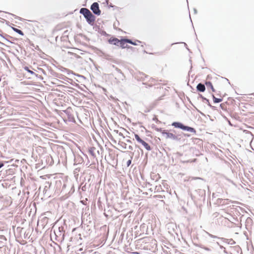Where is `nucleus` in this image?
Wrapping results in <instances>:
<instances>
[{
	"label": "nucleus",
	"mask_w": 254,
	"mask_h": 254,
	"mask_svg": "<svg viewBox=\"0 0 254 254\" xmlns=\"http://www.w3.org/2000/svg\"><path fill=\"white\" fill-rule=\"evenodd\" d=\"M90 9L95 15H100L101 14V11L99 8V5L98 2H93L90 6Z\"/></svg>",
	"instance_id": "nucleus-5"
},
{
	"label": "nucleus",
	"mask_w": 254,
	"mask_h": 254,
	"mask_svg": "<svg viewBox=\"0 0 254 254\" xmlns=\"http://www.w3.org/2000/svg\"><path fill=\"white\" fill-rule=\"evenodd\" d=\"M187 2H188V0H187ZM188 9H189V17H190V15H191V14H190V9H189V4L188 3Z\"/></svg>",
	"instance_id": "nucleus-35"
},
{
	"label": "nucleus",
	"mask_w": 254,
	"mask_h": 254,
	"mask_svg": "<svg viewBox=\"0 0 254 254\" xmlns=\"http://www.w3.org/2000/svg\"><path fill=\"white\" fill-rule=\"evenodd\" d=\"M134 137L136 141L138 143L141 144L147 151L151 150L150 146L147 142L142 139L137 134H134Z\"/></svg>",
	"instance_id": "nucleus-4"
},
{
	"label": "nucleus",
	"mask_w": 254,
	"mask_h": 254,
	"mask_svg": "<svg viewBox=\"0 0 254 254\" xmlns=\"http://www.w3.org/2000/svg\"><path fill=\"white\" fill-rule=\"evenodd\" d=\"M77 115V113L73 110L71 108H67L66 110L63 111V113H61V116L65 115L64 118H67V120L72 123H75L74 116Z\"/></svg>",
	"instance_id": "nucleus-2"
},
{
	"label": "nucleus",
	"mask_w": 254,
	"mask_h": 254,
	"mask_svg": "<svg viewBox=\"0 0 254 254\" xmlns=\"http://www.w3.org/2000/svg\"><path fill=\"white\" fill-rule=\"evenodd\" d=\"M155 129L158 132H161V133L163 134V132H164L163 131H166L165 129H163L162 128H158V127H155Z\"/></svg>",
	"instance_id": "nucleus-26"
},
{
	"label": "nucleus",
	"mask_w": 254,
	"mask_h": 254,
	"mask_svg": "<svg viewBox=\"0 0 254 254\" xmlns=\"http://www.w3.org/2000/svg\"><path fill=\"white\" fill-rule=\"evenodd\" d=\"M6 241V238L3 235H0V243H2V244L0 245V247L4 246V242Z\"/></svg>",
	"instance_id": "nucleus-16"
},
{
	"label": "nucleus",
	"mask_w": 254,
	"mask_h": 254,
	"mask_svg": "<svg viewBox=\"0 0 254 254\" xmlns=\"http://www.w3.org/2000/svg\"><path fill=\"white\" fill-rule=\"evenodd\" d=\"M119 135L122 136H123V137H125L124 136V135H123V134L122 133H121V132H120V133H119Z\"/></svg>",
	"instance_id": "nucleus-42"
},
{
	"label": "nucleus",
	"mask_w": 254,
	"mask_h": 254,
	"mask_svg": "<svg viewBox=\"0 0 254 254\" xmlns=\"http://www.w3.org/2000/svg\"><path fill=\"white\" fill-rule=\"evenodd\" d=\"M54 233L56 236V240L62 242L64 239L65 230L63 226L59 227L57 230H54Z\"/></svg>",
	"instance_id": "nucleus-3"
},
{
	"label": "nucleus",
	"mask_w": 254,
	"mask_h": 254,
	"mask_svg": "<svg viewBox=\"0 0 254 254\" xmlns=\"http://www.w3.org/2000/svg\"><path fill=\"white\" fill-rule=\"evenodd\" d=\"M0 45H4V44H3V43H2V42H0Z\"/></svg>",
	"instance_id": "nucleus-49"
},
{
	"label": "nucleus",
	"mask_w": 254,
	"mask_h": 254,
	"mask_svg": "<svg viewBox=\"0 0 254 254\" xmlns=\"http://www.w3.org/2000/svg\"><path fill=\"white\" fill-rule=\"evenodd\" d=\"M153 120L155 122H156V123L157 122H159V121L158 120L157 118L156 117H154L153 118Z\"/></svg>",
	"instance_id": "nucleus-32"
},
{
	"label": "nucleus",
	"mask_w": 254,
	"mask_h": 254,
	"mask_svg": "<svg viewBox=\"0 0 254 254\" xmlns=\"http://www.w3.org/2000/svg\"><path fill=\"white\" fill-rule=\"evenodd\" d=\"M187 98H188V100H189V101H190V98H188V97H187Z\"/></svg>",
	"instance_id": "nucleus-50"
},
{
	"label": "nucleus",
	"mask_w": 254,
	"mask_h": 254,
	"mask_svg": "<svg viewBox=\"0 0 254 254\" xmlns=\"http://www.w3.org/2000/svg\"><path fill=\"white\" fill-rule=\"evenodd\" d=\"M11 28L14 32L19 34V35H20L21 36L24 35V33L21 30H19V29H18L16 28H15V27H11Z\"/></svg>",
	"instance_id": "nucleus-17"
},
{
	"label": "nucleus",
	"mask_w": 254,
	"mask_h": 254,
	"mask_svg": "<svg viewBox=\"0 0 254 254\" xmlns=\"http://www.w3.org/2000/svg\"><path fill=\"white\" fill-rule=\"evenodd\" d=\"M119 144L124 149H126L127 148V144L124 142H119Z\"/></svg>",
	"instance_id": "nucleus-24"
},
{
	"label": "nucleus",
	"mask_w": 254,
	"mask_h": 254,
	"mask_svg": "<svg viewBox=\"0 0 254 254\" xmlns=\"http://www.w3.org/2000/svg\"><path fill=\"white\" fill-rule=\"evenodd\" d=\"M41 221L43 223V224L46 225L48 222V218L44 216L42 218Z\"/></svg>",
	"instance_id": "nucleus-23"
},
{
	"label": "nucleus",
	"mask_w": 254,
	"mask_h": 254,
	"mask_svg": "<svg viewBox=\"0 0 254 254\" xmlns=\"http://www.w3.org/2000/svg\"><path fill=\"white\" fill-rule=\"evenodd\" d=\"M251 95H252V96L248 97L247 98V99L246 100V101L249 102L251 105H254V95L252 94Z\"/></svg>",
	"instance_id": "nucleus-13"
},
{
	"label": "nucleus",
	"mask_w": 254,
	"mask_h": 254,
	"mask_svg": "<svg viewBox=\"0 0 254 254\" xmlns=\"http://www.w3.org/2000/svg\"><path fill=\"white\" fill-rule=\"evenodd\" d=\"M101 34L103 35H107V33L105 31H102V32H101Z\"/></svg>",
	"instance_id": "nucleus-37"
},
{
	"label": "nucleus",
	"mask_w": 254,
	"mask_h": 254,
	"mask_svg": "<svg viewBox=\"0 0 254 254\" xmlns=\"http://www.w3.org/2000/svg\"><path fill=\"white\" fill-rule=\"evenodd\" d=\"M115 69H116V70L117 72H118L119 73H120L122 74L123 76H124V74H123V73H122V71H121V70L120 69H119V68H118V67H115Z\"/></svg>",
	"instance_id": "nucleus-30"
},
{
	"label": "nucleus",
	"mask_w": 254,
	"mask_h": 254,
	"mask_svg": "<svg viewBox=\"0 0 254 254\" xmlns=\"http://www.w3.org/2000/svg\"><path fill=\"white\" fill-rule=\"evenodd\" d=\"M79 236H80L79 239H80V240H81V234H79Z\"/></svg>",
	"instance_id": "nucleus-48"
},
{
	"label": "nucleus",
	"mask_w": 254,
	"mask_h": 254,
	"mask_svg": "<svg viewBox=\"0 0 254 254\" xmlns=\"http://www.w3.org/2000/svg\"><path fill=\"white\" fill-rule=\"evenodd\" d=\"M126 141H127V142L129 143H132V141H131V140H129V139H127V140H126Z\"/></svg>",
	"instance_id": "nucleus-41"
},
{
	"label": "nucleus",
	"mask_w": 254,
	"mask_h": 254,
	"mask_svg": "<svg viewBox=\"0 0 254 254\" xmlns=\"http://www.w3.org/2000/svg\"><path fill=\"white\" fill-rule=\"evenodd\" d=\"M79 13L83 15L89 25H94L96 17L88 8H81L79 10Z\"/></svg>",
	"instance_id": "nucleus-1"
},
{
	"label": "nucleus",
	"mask_w": 254,
	"mask_h": 254,
	"mask_svg": "<svg viewBox=\"0 0 254 254\" xmlns=\"http://www.w3.org/2000/svg\"><path fill=\"white\" fill-rule=\"evenodd\" d=\"M187 2H188V0H187ZM188 9H189V17H190V15H191V14H190V9H189V4L188 3Z\"/></svg>",
	"instance_id": "nucleus-36"
},
{
	"label": "nucleus",
	"mask_w": 254,
	"mask_h": 254,
	"mask_svg": "<svg viewBox=\"0 0 254 254\" xmlns=\"http://www.w3.org/2000/svg\"><path fill=\"white\" fill-rule=\"evenodd\" d=\"M183 209L187 212V210L184 207H183Z\"/></svg>",
	"instance_id": "nucleus-45"
},
{
	"label": "nucleus",
	"mask_w": 254,
	"mask_h": 254,
	"mask_svg": "<svg viewBox=\"0 0 254 254\" xmlns=\"http://www.w3.org/2000/svg\"><path fill=\"white\" fill-rule=\"evenodd\" d=\"M0 36L4 40H6V41H7L9 43H12V42L11 41H10L9 40L7 39V37H9L10 38H12V37L10 36H9L8 35L6 34H5L4 35H1L0 34Z\"/></svg>",
	"instance_id": "nucleus-18"
},
{
	"label": "nucleus",
	"mask_w": 254,
	"mask_h": 254,
	"mask_svg": "<svg viewBox=\"0 0 254 254\" xmlns=\"http://www.w3.org/2000/svg\"><path fill=\"white\" fill-rule=\"evenodd\" d=\"M1 81V78H0V82Z\"/></svg>",
	"instance_id": "nucleus-55"
},
{
	"label": "nucleus",
	"mask_w": 254,
	"mask_h": 254,
	"mask_svg": "<svg viewBox=\"0 0 254 254\" xmlns=\"http://www.w3.org/2000/svg\"><path fill=\"white\" fill-rule=\"evenodd\" d=\"M7 101L5 99V97L4 99L0 98V108H4L7 105Z\"/></svg>",
	"instance_id": "nucleus-10"
},
{
	"label": "nucleus",
	"mask_w": 254,
	"mask_h": 254,
	"mask_svg": "<svg viewBox=\"0 0 254 254\" xmlns=\"http://www.w3.org/2000/svg\"><path fill=\"white\" fill-rule=\"evenodd\" d=\"M183 124L179 122H174L172 124V126L174 127L175 128L181 129Z\"/></svg>",
	"instance_id": "nucleus-11"
},
{
	"label": "nucleus",
	"mask_w": 254,
	"mask_h": 254,
	"mask_svg": "<svg viewBox=\"0 0 254 254\" xmlns=\"http://www.w3.org/2000/svg\"><path fill=\"white\" fill-rule=\"evenodd\" d=\"M184 44V45L187 47V45L185 43H183Z\"/></svg>",
	"instance_id": "nucleus-46"
},
{
	"label": "nucleus",
	"mask_w": 254,
	"mask_h": 254,
	"mask_svg": "<svg viewBox=\"0 0 254 254\" xmlns=\"http://www.w3.org/2000/svg\"><path fill=\"white\" fill-rule=\"evenodd\" d=\"M47 188H48L47 186H46L45 187V188H44V191H46V190H47Z\"/></svg>",
	"instance_id": "nucleus-43"
},
{
	"label": "nucleus",
	"mask_w": 254,
	"mask_h": 254,
	"mask_svg": "<svg viewBox=\"0 0 254 254\" xmlns=\"http://www.w3.org/2000/svg\"><path fill=\"white\" fill-rule=\"evenodd\" d=\"M4 166V163L2 161H0V169Z\"/></svg>",
	"instance_id": "nucleus-33"
},
{
	"label": "nucleus",
	"mask_w": 254,
	"mask_h": 254,
	"mask_svg": "<svg viewBox=\"0 0 254 254\" xmlns=\"http://www.w3.org/2000/svg\"><path fill=\"white\" fill-rule=\"evenodd\" d=\"M181 129L183 130L190 131V127L185 126L184 124L183 125Z\"/></svg>",
	"instance_id": "nucleus-20"
},
{
	"label": "nucleus",
	"mask_w": 254,
	"mask_h": 254,
	"mask_svg": "<svg viewBox=\"0 0 254 254\" xmlns=\"http://www.w3.org/2000/svg\"><path fill=\"white\" fill-rule=\"evenodd\" d=\"M206 85L207 86H209L211 87V89L213 91H215L214 88H213V87L212 84L210 82H206Z\"/></svg>",
	"instance_id": "nucleus-27"
},
{
	"label": "nucleus",
	"mask_w": 254,
	"mask_h": 254,
	"mask_svg": "<svg viewBox=\"0 0 254 254\" xmlns=\"http://www.w3.org/2000/svg\"><path fill=\"white\" fill-rule=\"evenodd\" d=\"M96 150V148L95 147H91L88 149V152L90 153L93 157H95L96 154L95 153V151Z\"/></svg>",
	"instance_id": "nucleus-12"
},
{
	"label": "nucleus",
	"mask_w": 254,
	"mask_h": 254,
	"mask_svg": "<svg viewBox=\"0 0 254 254\" xmlns=\"http://www.w3.org/2000/svg\"><path fill=\"white\" fill-rule=\"evenodd\" d=\"M127 43L133 45H137V44L136 43V42H138L139 43H141V42L139 40H136V41L133 42V41H132V40L131 39H128V38H127Z\"/></svg>",
	"instance_id": "nucleus-15"
},
{
	"label": "nucleus",
	"mask_w": 254,
	"mask_h": 254,
	"mask_svg": "<svg viewBox=\"0 0 254 254\" xmlns=\"http://www.w3.org/2000/svg\"><path fill=\"white\" fill-rule=\"evenodd\" d=\"M109 7H113V8H117V7L114 5H113L112 3H111L110 5H109Z\"/></svg>",
	"instance_id": "nucleus-34"
},
{
	"label": "nucleus",
	"mask_w": 254,
	"mask_h": 254,
	"mask_svg": "<svg viewBox=\"0 0 254 254\" xmlns=\"http://www.w3.org/2000/svg\"><path fill=\"white\" fill-rule=\"evenodd\" d=\"M213 100L214 103H219L222 101V98H217L214 95H213Z\"/></svg>",
	"instance_id": "nucleus-22"
},
{
	"label": "nucleus",
	"mask_w": 254,
	"mask_h": 254,
	"mask_svg": "<svg viewBox=\"0 0 254 254\" xmlns=\"http://www.w3.org/2000/svg\"><path fill=\"white\" fill-rule=\"evenodd\" d=\"M168 229H170L171 228L173 231H175V229L176 228V226L174 223H169L167 224Z\"/></svg>",
	"instance_id": "nucleus-19"
},
{
	"label": "nucleus",
	"mask_w": 254,
	"mask_h": 254,
	"mask_svg": "<svg viewBox=\"0 0 254 254\" xmlns=\"http://www.w3.org/2000/svg\"><path fill=\"white\" fill-rule=\"evenodd\" d=\"M135 147H136V148H139V146H138V145H135Z\"/></svg>",
	"instance_id": "nucleus-47"
},
{
	"label": "nucleus",
	"mask_w": 254,
	"mask_h": 254,
	"mask_svg": "<svg viewBox=\"0 0 254 254\" xmlns=\"http://www.w3.org/2000/svg\"><path fill=\"white\" fill-rule=\"evenodd\" d=\"M132 156H131L130 159L128 160L127 161V167H129L130 165V164L131 163V160H132Z\"/></svg>",
	"instance_id": "nucleus-28"
},
{
	"label": "nucleus",
	"mask_w": 254,
	"mask_h": 254,
	"mask_svg": "<svg viewBox=\"0 0 254 254\" xmlns=\"http://www.w3.org/2000/svg\"><path fill=\"white\" fill-rule=\"evenodd\" d=\"M38 70H40L41 72H42L45 75L46 74V71L42 68H38Z\"/></svg>",
	"instance_id": "nucleus-31"
},
{
	"label": "nucleus",
	"mask_w": 254,
	"mask_h": 254,
	"mask_svg": "<svg viewBox=\"0 0 254 254\" xmlns=\"http://www.w3.org/2000/svg\"><path fill=\"white\" fill-rule=\"evenodd\" d=\"M69 188L70 189V190L68 192V193L69 194V195H70L71 194H72L74 192V187H73V185H70L69 186Z\"/></svg>",
	"instance_id": "nucleus-25"
},
{
	"label": "nucleus",
	"mask_w": 254,
	"mask_h": 254,
	"mask_svg": "<svg viewBox=\"0 0 254 254\" xmlns=\"http://www.w3.org/2000/svg\"><path fill=\"white\" fill-rule=\"evenodd\" d=\"M66 186H67V184H64L63 185L62 190H61V192L63 193V194H64L65 195H66L67 193V192L65 190V188H66Z\"/></svg>",
	"instance_id": "nucleus-21"
},
{
	"label": "nucleus",
	"mask_w": 254,
	"mask_h": 254,
	"mask_svg": "<svg viewBox=\"0 0 254 254\" xmlns=\"http://www.w3.org/2000/svg\"><path fill=\"white\" fill-rule=\"evenodd\" d=\"M120 42V40L114 37H112L111 38L108 39V42L109 44L115 46H119Z\"/></svg>",
	"instance_id": "nucleus-8"
},
{
	"label": "nucleus",
	"mask_w": 254,
	"mask_h": 254,
	"mask_svg": "<svg viewBox=\"0 0 254 254\" xmlns=\"http://www.w3.org/2000/svg\"><path fill=\"white\" fill-rule=\"evenodd\" d=\"M177 43H176V44H177ZM175 44V43H172V45H174V44Z\"/></svg>",
	"instance_id": "nucleus-54"
},
{
	"label": "nucleus",
	"mask_w": 254,
	"mask_h": 254,
	"mask_svg": "<svg viewBox=\"0 0 254 254\" xmlns=\"http://www.w3.org/2000/svg\"><path fill=\"white\" fill-rule=\"evenodd\" d=\"M11 15L13 16H14L15 18H17V19H20V18L19 17L16 16V15H14V14H11Z\"/></svg>",
	"instance_id": "nucleus-40"
},
{
	"label": "nucleus",
	"mask_w": 254,
	"mask_h": 254,
	"mask_svg": "<svg viewBox=\"0 0 254 254\" xmlns=\"http://www.w3.org/2000/svg\"><path fill=\"white\" fill-rule=\"evenodd\" d=\"M191 132H195V130L192 127H191Z\"/></svg>",
	"instance_id": "nucleus-44"
},
{
	"label": "nucleus",
	"mask_w": 254,
	"mask_h": 254,
	"mask_svg": "<svg viewBox=\"0 0 254 254\" xmlns=\"http://www.w3.org/2000/svg\"><path fill=\"white\" fill-rule=\"evenodd\" d=\"M127 38H123L121 40H120V42L119 43V45H120L122 49H125V48H127V49L130 48V49H131V48H132V47H131L130 46H128V45H125V44L126 43H127Z\"/></svg>",
	"instance_id": "nucleus-7"
},
{
	"label": "nucleus",
	"mask_w": 254,
	"mask_h": 254,
	"mask_svg": "<svg viewBox=\"0 0 254 254\" xmlns=\"http://www.w3.org/2000/svg\"><path fill=\"white\" fill-rule=\"evenodd\" d=\"M47 184L49 185V187H50V183L49 182H48Z\"/></svg>",
	"instance_id": "nucleus-52"
},
{
	"label": "nucleus",
	"mask_w": 254,
	"mask_h": 254,
	"mask_svg": "<svg viewBox=\"0 0 254 254\" xmlns=\"http://www.w3.org/2000/svg\"><path fill=\"white\" fill-rule=\"evenodd\" d=\"M187 49H188V50L189 51H190V50L188 47H187Z\"/></svg>",
	"instance_id": "nucleus-51"
},
{
	"label": "nucleus",
	"mask_w": 254,
	"mask_h": 254,
	"mask_svg": "<svg viewBox=\"0 0 254 254\" xmlns=\"http://www.w3.org/2000/svg\"><path fill=\"white\" fill-rule=\"evenodd\" d=\"M181 161L183 163L189 162V160H184L183 158L181 159Z\"/></svg>",
	"instance_id": "nucleus-39"
},
{
	"label": "nucleus",
	"mask_w": 254,
	"mask_h": 254,
	"mask_svg": "<svg viewBox=\"0 0 254 254\" xmlns=\"http://www.w3.org/2000/svg\"><path fill=\"white\" fill-rule=\"evenodd\" d=\"M190 69L189 71L188 72V82H187V85L188 86H190Z\"/></svg>",
	"instance_id": "nucleus-29"
},
{
	"label": "nucleus",
	"mask_w": 254,
	"mask_h": 254,
	"mask_svg": "<svg viewBox=\"0 0 254 254\" xmlns=\"http://www.w3.org/2000/svg\"><path fill=\"white\" fill-rule=\"evenodd\" d=\"M222 105H223V104H221L220 105V106H221V107H222Z\"/></svg>",
	"instance_id": "nucleus-53"
},
{
	"label": "nucleus",
	"mask_w": 254,
	"mask_h": 254,
	"mask_svg": "<svg viewBox=\"0 0 254 254\" xmlns=\"http://www.w3.org/2000/svg\"><path fill=\"white\" fill-rule=\"evenodd\" d=\"M197 89L198 91L200 92H203L205 89V87L203 84L199 83L197 86Z\"/></svg>",
	"instance_id": "nucleus-14"
},
{
	"label": "nucleus",
	"mask_w": 254,
	"mask_h": 254,
	"mask_svg": "<svg viewBox=\"0 0 254 254\" xmlns=\"http://www.w3.org/2000/svg\"><path fill=\"white\" fill-rule=\"evenodd\" d=\"M163 135L165 136L166 138H171L173 140H177L178 139V137L173 133H170L167 130L163 131Z\"/></svg>",
	"instance_id": "nucleus-6"
},
{
	"label": "nucleus",
	"mask_w": 254,
	"mask_h": 254,
	"mask_svg": "<svg viewBox=\"0 0 254 254\" xmlns=\"http://www.w3.org/2000/svg\"><path fill=\"white\" fill-rule=\"evenodd\" d=\"M127 148L130 150H132L133 149V147L131 145L128 146Z\"/></svg>",
	"instance_id": "nucleus-38"
},
{
	"label": "nucleus",
	"mask_w": 254,
	"mask_h": 254,
	"mask_svg": "<svg viewBox=\"0 0 254 254\" xmlns=\"http://www.w3.org/2000/svg\"><path fill=\"white\" fill-rule=\"evenodd\" d=\"M24 69L25 70L27 71L28 73H30L32 75H35L36 77L39 78H41V79H43V77H42L41 75H39L38 74H36L34 72H33L32 70H30L29 68V67L28 66H24Z\"/></svg>",
	"instance_id": "nucleus-9"
}]
</instances>
